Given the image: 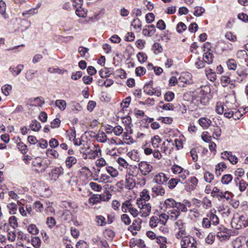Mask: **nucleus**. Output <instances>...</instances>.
I'll list each match as a JSON object with an SVG mask.
<instances>
[{"label": "nucleus", "mask_w": 248, "mask_h": 248, "mask_svg": "<svg viewBox=\"0 0 248 248\" xmlns=\"http://www.w3.org/2000/svg\"><path fill=\"white\" fill-rule=\"evenodd\" d=\"M137 57L138 61L141 63L145 62L147 59L146 55L142 52H139L137 55Z\"/></svg>", "instance_id": "obj_52"}, {"label": "nucleus", "mask_w": 248, "mask_h": 248, "mask_svg": "<svg viewBox=\"0 0 248 248\" xmlns=\"http://www.w3.org/2000/svg\"><path fill=\"white\" fill-rule=\"evenodd\" d=\"M7 207L9 210V212L11 215H15L16 213L17 210V205L14 202H11L7 204Z\"/></svg>", "instance_id": "obj_25"}, {"label": "nucleus", "mask_w": 248, "mask_h": 248, "mask_svg": "<svg viewBox=\"0 0 248 248\" xmlns=\"http://www.w3.org/2000/svg\"><path fill=\"white\" fill-rule=\"evenodd\" d=\"M168 216L170 219L172 220H176L178 217L180 215V212H179L176 208L171 209L168 211Z\"/></svg>", "instance_id": "obj_16"}, {"label": "nucleus", "mask_w": 248, "mask_h": 248, "mask_svg": "<svg viewBox=\"0 0 248 248\" xmlns=\"http://www.w3.org/2000/svg\"><path fill=\"white\" fill-rule=\"evenodd\" d=\"M213 54L210 52H205L203 55V59L208 64H211L213 61Z\"/></svg>", "instance_id": "obj_24"}, {"label": "nucleus", "mask_w": 248, "mask_h": 248, "mask_svg": "<svg viewBox=\"0 0 248 248\" xmlns=\"http://www.w3.org/2000/svg\"><path fill=\"white\" fill-rule=\"evenodd\" d=\"M231 225L235 229H240L248 226V216L242 215L234 217L231 221Z\"/></svg>", "instance_id": "obj_1"}, {"label": "nucleus", "mask_w": 248, "mask_h": 248, "mask_svg": "<svg viewBox=\"0 0 248 248\" xmlns=\"http://www.w3.org/2000/svg\"><path fill=\"white\" fill-rule=\"evenodd\" d=\"M205 12V10L201 6H196L195 7V11L194 12V16H200Z\"/></svg>", "instance_id": "obj_47"}, {"label": "nucleus", "mask_w": 248, "mask_h": 248, "mask_svg": "<svg viewBox=\"0 0 248 248\" xmlns=\"http://www.w3.org/2000/svg\"><path fill=\"white\" fill-rule=\"evenodd\" d=\"M182 248H196V242L193 237L189 236L183 237L181 241Z\"/></svg>", "instance_id": "obj_3"}, {"label": "nucleus", "mask_w": 248, "mask_h": 248, "mask_svg": "<svg viewBox=\"0 0 248 248\" xmlns=\"http://www.w3.org/2000/svg\"><path fill=\"white\" fill-rule=\"evenodd\" d=\"M96 221L98 225L100 226H104L107 224L105 218L102 216H96Z\"/></svg>", "instance_id": "obj_41"}, {"label": "nucleus", "mask_w": 248, "mask_h": 248, "mask_svg": "<svg viewBox=\"0 0 248 248\" xmlns=\"http://www.w3.org/2000/svg\"><path fill=\"white\" fill-rule=\"evenodd\" d=\"M179 182H180V179L171 178L167 183L168 186L170 189H173Z\"/></svg>", "instance_id": "obj_37"}, {"label": "nucleus", "mask_w": 248, "mask_h": 248, "mask_svg": "<svg viewBox=\"0 0 248 248\" xmlns=\"http://www.w3.org/2000/svg\"><path fill=\"white\" fill-rule=\"evenodd\" d=\"M107 172L112 177H115L118 174V171L114 168L109 166L106 168Z\"/></svg>", "instance_id": "obj_44"}, {"label": "nucleus", "mask_w": 248, "mask_h": 248, "mask_svg": "<svg viewBox=\"0 0 248 248\" xmlns=\"http://www.w3.org/2000/svg\"><path fill=\"white\" fill-rule=\"evenodd\" d=\"M156 242L160 246V248H167V238L163 236L156 237Z\"/></svg>", "instance_id": "obj_27"}, {"label": "nucleus", "mask_w": 248, "mask_h": 248, "mask_svg": "<svg viewBox=\"0 0 248 248\" xmlns=\"http://www.w3.org/2000/svg\"><path fill=\"white\" fill-rule=\"evenodd\" d=\"M161 141V139L158 135L154 136L152 139V145L154 148L158 147V144Z\"/></svg>", "instance_id": "obj_38"}, {"label": "nucleus", "mask_w": 248, "mask_h": 248, "mask_svg": "<svg viewBox=\"0 0 248 248\" xmlns=\"http://www.w3.org/2000/svg\"><path fill=\"white\" fill-rule=\"evenodd\" d=\"M107 136L104 132H100L98 133L96 139L101 142H105L107 140Z\"/></svg>", "instance_id": "obj_39"}, {"label": "nucleus", "mask_w": 248, "mask_h": 248, "mask_svg": "<svg viewBox=\"0 0 248 248\" xmlns=\"http://www.w3.org/2000/svg\"><path fill=\"white\" fill-rule=\"evenodd\" d=\"M111 195L108 191L106 194L99 195L100 200L102 201H108L111 198Z\"/></svg>", "instance_id": "obj_61"}, {"label": "nucleus", "mask_w": 248, "mask_h": 248, "mask_svg": "<svg viewBox=\"0 0 248 248\" xmlns=\"http://www.w3.org/2000/svg\"><path fill=\"white\" fill-rule=\"evenodd\" d=\"M135 184V180L133 179V175L129 173L126 175L125 187L128 189H131L134 187Z\"/></svg>", "instance_id": "obj_11"}, {"label": "nucleus", "mask_w": 248, "mask_h": 248, "mask_svg": "<svg viewBox=\"0 0 248 248\" xmlns=\"http://www.w3.org/2000/svg\"><path fill=\"white\" fill-rule=\"evenodd\" d=\"M6 4L2 0H0V14L3 16L4 17H7L5 15Z\"/></svg>", "instance_id": "obj_51"}, {"label": "nucleus", "mask_w": 248, "mask_h": 248, "mask_svg": "<svg viewBox=\"0 0 248 248\" xmlns=\"http://www.w3.org/2000/svg\"><path fill=\"white\" fill-rule=\"evenodd\" d=\"M215 239V235L213 233H209L205 240L207 244L211 245L213 243Z\"/></svg>", "instance_id": "obj_64"}, {"label": "nucleus", "mask_w": 248, "mask_h": 248, "mask_svg": "<svg viewBox=\"0 0 248 248\" xmlns=\"http://www.w3.org/2000/svg\"><path fill=\"white\" fill-rule=\"evenodd\" d=\"M17 204L19 206L18 210H19V213L22 215V216L28 217V215L26 212V210L23 206V205L22 204L21 202L19 201H17Z\"/></svg>", "instance_id": "obj_48"}, {"label": "nucleus", "mask_w": 248, "mask_h": 248, "mask_svg": "<svg viewBox=\"0 0 248 248\" xmlns=\"http://www.w3.org/2000/svg\"><path fill=\"white\" fill-rule=\"evenodd\" d=\"M91 188L96 191H101L102 188V186L95 182H91L89 184Z\"/></svg>", "instance_id": "obj_56"}, {"label": "nucleus", "mask_w": 248, "mask_h": 248, "mask_svg": "<svg viewBox=\"0 0 248 248\" xmlns=\"http://www.w3.org/2000/svg\"><path fill=\"white\" fill-rule=\"evenodd\" d=\"M177 202H176L173 199L169 198L165 201L164 205L165 206L166 209H174L176 208Z\"/></svg>", "instance_id": "obj_17"}, {"label": "nucleus", "mask_w": 248, "mask_h": 248, "mask_svg": "<svg viewBox=\"0 0 248 248\" xmlns=\"http://www.w3.org/2000/svg\"><path fill=\"white\" fill-rule=\"evenodd\" d=\"M137 204L141 210L142 214L144 216L146 217L149 215L151 211V206L150 203H146L143 200L139 201L137 202Z\"/></svg>", "instance_id": "obj_7"}, {"label": "nucleus", "mask_w": 248, "mask_h": 248, "mask_svg": "<svg viewBox=\"0 0 248 248\" xmlns=\"http://www.w3.org/2000/svg\"><path fill=\"white\" fill-rule=\"evenodd\" d=\"M9 222L10 226L15 228L18 225L16 217L15 216L11 217L9 219Z\"/></svg>", "instance_id": "obj_59"}, {"label": "nucleus", "mask_w": 248, "mask_h": 248, "mask_svg": "<svg viewBox=\"0 0 248 248\" xmlns=\"http://www.w3.org/2000/svg\"><path fill=\"white\" fill-rule=\"evenodd\" d=\"M214 176L213 174L209 171H205L204 174V179L206 182L211 183L214 179Z\"/></svg>", "instance_id": "obj_42"}, {"label": "nucleus", "mask_w": 248, "mask_h": 248, "mask_svg": "<svg viewBox=\"0 0 248 248\" xmlns=\"http://www.w3.org/2000/svg\"><path fill=\"white\" fill-rule=\"evenodd\" d=\"M178 81L186 84H191L193 83L192 75L188 72L183 73L178 78Z\"/></svg>", "instance_id": "obj_9"}, {"label": "nucleus", "mask_w": 248, "mask_h": 248, "mask_svg": "<svg viewBox=\"0 0 248 248\" xmlns=\"http://www.w3.org/2000/svg\"><path fill=\"white\" fill-rule=\"evenodd\" d=\"M139 169L141 174L146 176L153 170V166L146 161H141L139 163Z\"/></svg>", "instance_id": "obj_6"}, {"label": "nucleus", "mask_w": 248, "mask_h": 248, "mask_svg": "<svg viewBox=\"0 0 248 248\" xmlns=\"http://www.w3.org/2000/svg\"><path fill=\"white\" fill-rule=\"evenodd\" d=\"M172 171L175 174H179L183 172V169L177 165H173L171 167Z\"/></svg>", "instance_id": "obj_53"}, {"label": "nucleus", "mask_w": 248, "mask_h": 248, "mask_svg": "<svg viewBox=\"0 0 248 248\" xmlns=\"http://www.w3.org/2000/svg\"><path fill=\"white\" fill-rule=\"evenodd\" d=\"M191 205L192 204L190 202L184 200L182 202H177L176 208L179 212L181 211L183 212H186L187 211V208L191 207Z\"/></svg>", "instance_id": "obj_8"}, {"label": "nucleus", "mask_w": 248, "mask_h": 248, "mask_svg": "<svg viewBox=\"0 0 248 248\" xmlns=\"http://www.w3.org/2000/svg\"><path fill=\"white\" fill-rule=\"evenodd\" d=\"M154 197L163 196L165 194V189L160 185L154 186L152 188Z\"/></svg>", "instance_id": "obj_14"}, {"label": "nucleus", "mask_w": 248, "mask_h": 248, "mask_svg": "<svg viewBox=\"0 0 248 248\" xmlns=\"http://www.w3.org/2000/svg\"><path fill=\"white\" fill-rule=\"evenodd\" d=\"M132 205L129 201H126L122 203L121 207L122 211L124 213L129 212Z\"/></svg>", "instance_id": "obj_34"}, {"label": "nucleus", "mask_w": 248, "mask_h": 248, "mask_svg": "<svg viewBox=\"0 0 248 248\" xmlns=\"http://www.w3.org/2000/svg\"><path fill=\"white\" fill-rule=\"evenodd\" d=\"M89 49L83 46H79L78 49V52L80 54L81 57L87 58L88 56L86 55V54L88 53Z\"/></svg>", "instance_id": "obj_46"}, {"label": "nucleus", "mask_w": 248, "mask_h": 248, "mask_svg": "<svg viewBox=\"0 0 248 248\" xmlns=\"http://www.w3.org/2000/svg\"><path fill=\"white\" fill-rule=\"evenodd\" d=\"M24 67V65L21 64H18L16 66L12 65L9 67V71L13 77H16L20 74Z\"/></svg>", "instance_id": "obj_10"}, {"label": "nucleus", "mask_w": 248, "mask_h": 248, "mask_svg": "<svg viewBox=\"0 0 248 248\" xmlns=\"http://www.w3.org/2000/svg\"><path fill=\"white\" fill-rule=\"evenodd\" d=\"M174 97V94L172 92H168L165 94V100L167 102L171 101Z\"/></svg>", "instance_id": "obj_62"}, {"label": "nucleus", "mask_w": 248, "mask_h": 248, "mask_svg": "<svg viewBox=\"0 0 248 248\" xmlns=\"http://www.w3.org/2000/svg\"><path fill=\"white\" fill-rule=\"evenodd\" d=\"M30 128L34 131H38L41 128L40 123L36 120L32 121L30 125Z\"/></svg>", "instance_id": "obj_30"}, {"label": "nucleus", "mask_w": 248, "mask_h": 248, "mask_svg": "<svg viewBox=\"0 0 248 248\" xmlns=\"http://www.w3.org/2000/svg\"><path fill=\"white\" fill-rule=\"evenodd\" d=\"M170 219L168 214H161L158 217V221L160 225H165L167 223V220Z\"/></svg>", "instance_id": "obj_32"}, {"label": "nucleus", "mask_w": 248, "mask_h": 248, "mask_svg": "<svg viewBox=\"0 0 248 248\" xmlns=\"http://www.w3.org/2000/svg\"><path fill=\"white\" fill-rule=\"evenodd\" d=\"M32 165L33 166L37 167V170L40 172H44L47 168V165L46 163L44 162L40 157H36L32 161Z\"/></svg>", "instance_id": "obj_5"}, {"label": "nucleus", "mask_w": 248, "mask_h": 248, "mask_svg": "<svg viewBox=\"0 0 248 248\" xmlns=\"http://www.w3.org/2000/svg\"><path fill=\"white\" fill-rule=\"evenodd\" d=\"M192 101L193 103L196 104L197 106H200V104L203 106H206L208 102V99L205 96H201L203 94V91L202 90L196 91L192 93Z\"/></svg>", "instance_id": "obj_2"}, {"label": "nucleus", "mask_w": 248, "mask_h": 248, "mask_svg": "<svg viewBox=\"0 0 248 248\" xmlns=\"http://www.w3.org/2000/svg\"><path fill=\"white\" fill-rule=\"evenodd\" d=\"M87 155H88V158L90 159H94L98 157L101 155V149L98 147L93 146L91 148L88 146L85 149Z\"/></svg>", "instance_id": "obj_4"}, {"label": "nucleus", "mask_w": 248, "mask_h": 248, "mask_svg": "<svg viewBox=\"0 0 248 248\" xmlns=\"http://www.w3.org/2000/svg\"><path fill=\"white\" fill-rule=\"evenodd\" d=\"M3 93L6 96L8 95L12 90V86L10 85H5L1 88Z\"/></svg>", "instance_id": "obj_57"}, {"label": "nucleus", "mask_w": 248, "mask_h": 248, "mask_svg": "<svg viewBox=\"0 0 248 248\" xmlns=\"http://www.w3.org/2000/svg\"><path fill=\"white\" fill-rule=\"evenodd\" d=\"M63 173V169L62 167H57L52 170L49 174L51 180L56 181L59 176Z\"/></svg>", "instance_id": "obj_13"}, {"label": "nucleus", "mask_w": 248, "mask_h": 248, "mask_svg": "<svg viewBox=\"0 0 248 248\" xmlns=\"http://www.w3.org/2000/svg\"><path fill=\"white\" fill-rule=\"evenodd\" d=\"M232 176L231 174H227L222 177L221 181L223 184L228 185L232 182Z\"/></svg>", "instance_id": "obj_31"}, {"label": "nucleus", "mask_w": 248, "mask_h": 248, "mask_svg": "<svg viewBox=\"0 0 248 248\" xmlns=\"http://www.w3.org/2000/svg\"><path fill=\"white\" fill-rule=\"evenodd\" d=\"M33 207L37 212H42L44 209L43 204L39 201H36L33 203Z\"/></svg>", "instance_id": "obj_43"}, {"label": "nucleus", "mask_w": 248, "mask_h": 248, "mask_svg": "<svg viewBox=\"0 0 248 248\" xmlns=\"http://www.w3.org/2000/svg\"><path fill=\"white\" fill-rule=\"evenodd\" d=\"M31 244L35 248H39L41 246V240L38 237L35 236L31 239Z\"/></svg>", "instance_id": "obj_50"}, {"label": "nucleus", "mask_w": 248, "mask_h": 248, "mask_svg": "<svg viewBox=\"0 0 248 248\" xmlns=\"http://www.w3.org/2000/svg\"><path fill=\"white\" fill-rule=\"evenodd\" d=\"M160 224L158 221V217L155 216L152 217L149 221V225L152 228H155L157 227Z\"/></svg>", "instance_id": "obj_36"}, {"label": "nucleus", "mask_w": 248, "mask_h": 248, "mask_svg": "<svg viewBox=\"0 0 248 248\" xmlns=\"http://www.w3.org/2000/svg\"><path fill=\"white\" fill-rule=\"evenodd\" d=\"M227 64L229 69L235 70L237 67V63L234 59H229Z\"/></svg>", "instance_id": "obj_40"}, {"label": "nucleus", "mask_w": 248, "mask_h": 248, "mask_svg": "<svg viewBox=\"0 0 248 248\" xmlns=\"http://www.w3.org/2000/svg\"><path fill=\"white\" fill-rule=\"evenodd\" d=\"M31 106H32L41 107L43 104H44L45 101L43 97H37L31 101Z\"/></svg>", "instance_id": "obj_28"}, {"label": "nucleus", "mask_w": 248, "mask_h": 248, "mask_svg": "<svg viewBox=\"0 0 248 248\" xmlns=\"http://www.w3.org/2000/svg\"><path fill=\"white\" fill-rule=\"evenodd\" d=\"M200 125L203 128H208L211 124V121L205 117H202L198 120Z\"/></svg>", "instance_id": "obj_15"}, {"label": "nucleus", "mask_w": 248, "mask_h": 248, "mask_svg": "<svg viewBox=\"0 0 248 248\" xmlns=\"http://www.w3.org/2000/svg\"><path fill=\"white\" fill-rule=\"evenodd\" d=\"M131 120V119L130 116H127L122 118V122L124 124H125L126 130L127 131L129 130V132L132 133V129H131L132 124Z\"/></svg>", "instance_id": "obj_23"}, {"label": "nucleus", "mask_w": 248, "mask_h": 248, "mask_svg": "<svg viewBox=\"0 0 248 248\" xmlns=\"http://www.w3.org/2000/svg\"><path fill=\"white\" fill-rule=\"evenodd\" d=\"M77 160L75 156H70L66 158L65 165L68 168H71L73 165L77 163Z\"/></svg>", "instance_id": "obj_21"}, {"label": "nucleus", "mask_w": 248, "mask_h": 248, "mask_svg": "<svg viewBox=\"0 0 248 248\" xmlns=\"http://www.w3.org/2000/svg\"><path fill=\"white\" fill-rule=\"evenodd\" d=\"M27 230L32 235H36L39 232L36 225L33 224H30L27 227Z\"/></svg>", "instance_id": "obj_29"}, {"label": "nucleus", "mask_w": 248, "mask_h": 248, "mask_svg": "<svg viewBox=\"0 0 248 248\" xmlns=\"http://www.w3.org/2000/svg\"><path fill=\"white\" fill-rule=\"evenodd\" d=\"M236 58L239 59H246L248 54L245 50H239L236 53Z\"/></svg>", "instance_id": "obj_45"}, {"label": "nucleus", "mask_w": 248, "mask_h": 248, "mask_svg": "<svg viewBox=\"0 0 248 248\" xmlns=\"http://www.w3.org/2000/svg\"><path fill=\"white\" fill-rule=\"evenodd\" d=\"M131 26L136 30H140L141 28V22L139 18H135L131 22Z\"/></svg>", "instance_id": "obj_35"}, {"label": "nucleus", "mask_w": 248, "mask_h": 248, "mask_svg": "<svg viewBox=\"0 0 248 248\" xmlns=\"http://www.w3.org/2000/svg\"><path fill=\"white\" fill-rule=\"evenodd\" d=\"M206 216L208 218L211 223H212L213 225H216L219 223L218 217L215 214L212 212H210L206 215Z\"/></svg>", "instance_id": "obj_19"}, {"label": "nucleus", "mask_w": 248, "mask_h": 248, "mask_svg": "<svg viewBox=\"0 0 248 248\" xmlns=\"http://www.w3.org/2000/svg\"><path fill=\"white\" fill-rule=\"evenodd\" d=\"M117 162L120 166L124 168H127L128 166V163L122 157H119L117 160Z\"/></svg>", "instance_id": "obj_60"}, {"label": "nucleus", "mask_w": 248, "mask_h": 248, "mask_svg": "<svg viewBox=\"0 0 248 248\" xmlns=\"http://www.w3.org/2000/svg\"><path fill=\"white\" fill-rule=\"evenodd\" d=\"M56 106L62 110L65 109L66 107V102L65 100L58 99L55 101Z\"/></svg>", "instance_id": "obj_33"}, {"label": "nucleus", "mask_w": 248, "mask_h": 248, "mask_svg": "<svg viewBox=\"0 0 248 248\" xmlns=\"http://www.w3.org/2000/svg\"><path fill=\"white\" fill-rule=\"evenodd\" d=\"M224 108L221 103L217 102L216 106V111L219 114H222L224 112Z\"/></svg>", "instance_id": "obj_58"}, {"label": "nucleus", "mask_w": 248, "mask_h": 248, "mask_svg": "<svg viewBox=\"0 0 248 248\" xmlns=\"http://www.w3.org/2000/svg\"><path fill=\"white\" fill-rule=\"evenodd\" d=\"M121 219L122 221L126 225H129L131 223L130 217L127 214H123L121 216Z\"/></svg>", "instance_id": "obj_54"}, {"label": "nucleus", "mask_w": 248, "mask_h": 248, "mask_svg": "<svg viewBox=\"0 0 248 248\" xmlns=\"http://www.w3.org/2000/svg\"><path fill=\"white\" fill-rule=\"evenodd\" d=\"M232 80H231L229 76H222L221 78V84L224 87H227L229 84H231L232 85Z\"/></svg>", "instance_id": "obj_26"}, {"label": "nucleus", "mask_w": 248, "mask_h": 248, "mask_svg": "<svg viewBox=\"0 0 248 248\" xmlns=\"http://www.w3.org/2000/svg\"><path fill=\"white\" fill-rule=\"evenodd\" d=\"M168 178L164 173H159L156 175L154 179V181L160 185H164L167 183Z\"/></svg>", "instance_id": "obj_12"}, {"label": "nucleus", "mask_w": 248, "mask_h": 248, "mask_svg": "<svg viewBox=\"0 0 248 248\" xmlns=\"http://www.w3.org/2000/svg\"><path fill=\"white\" fill-rule=\"evenodd\" d=\"M217 237L219 238L220 241L229 239L230 236L225 232H220L217 233Z\"/></svg>", "instance_id": "obj_49"}, {"label": "nucleus", "mask_w": 248, "mask_h": 248, "mask_svg": "<svg viewBox=\"0 0 248 248\" xmlns=\"http://www.w3.org/2000/svg\"><path fill=\"white\" fill-rule=\"evenodd\" d=\"M141 220L138 218L135 219L132 223V224L129 227V230H135L136 231H139L140 229Z\"/></svg>", "instance_id": "obj_18"}, {"label": "nucleus", "mask_w": 248, "mask_h": 248, "mask_svg": "<svg viewBox=\"0 0 248 248\" xmlns=\"http://www.w3.org/2000/svg\"><path fill=\"white\" fill-rule=\"evenodd\" d=\"M171 140H166L162 144L161 151L165 155L170 154V150H169V146L170 145Z\"/></svg>", "instance_id": "obj_20"}, {"label": "nucleus", "mask_w": 248, "mask_h": 248, "mask_svg": "<svg viewBox=\"0 0 248 248\" xmlns=\"http://www.w3.org/2000/svg\"><path fill=\"white\" fill-rule=\"evenodd\" d=\"M248 186V184L245 182L244 180H241L239 182V190L241 192L244 191L247 186Z\"/></svg>", "instance_id": "obj_55"}, {"label": "nucleus", "mask_w": 248, "mask_h": 248, "mask_svg": "<svg viewBox=\"0 0 248 248\" xmlns=\"http://www.w3.org/2000/svg\"><path fill=\"white\" fill-rule=\"evenodd\" d=\"M112 131H113L115 135L120 136L123 133V129L121 126L117 125L113 127L112 128Z\"/></svg>", "instance_id": "obj_63"}, {"label": "nucleus", "mask_w": 248, "mask_h": 248, "mask_svg": "<svg viewBox=\"0 0 248 248\" xmlns=\"http://www.w3.org/2000/svg\"><path fill=\"white\" fill-rule=\"evenodd\" d=\"M205 74L208 79L211 81H214L216 79V74L210 68H207L205 70Z\"/></svg>", "instance_id": "obj_22"}]
</instances>
